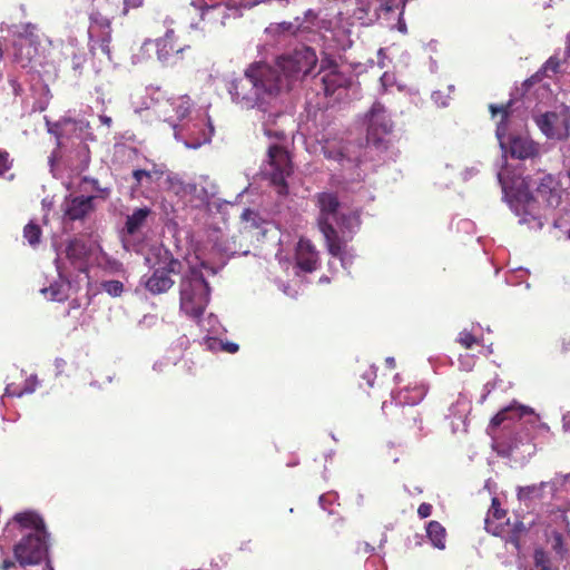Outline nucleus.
<instances>
[{"mask_svg":"<svg viewBox=\"0 0 570 570\" xmlns=\"http://www.w3.org/2000/svg\"><path fill=\"white\" fill-rule=\"evenodd\" d=\"M19 530L21 539L13 548L17 561L22 567L38 564L48 553V533L43 520L35 512L17 513L8 522L6 531Z\"/></svg>","mask_w":570,"mask_h":570,"instance_id":"4","label":"nucleus"},{"mask_svg":"<svg viewBox=\"0 0 570 570\" xmlns=\"http://www.w3.org/2000/svg\"><path fill=\"white\" fill-rule=\"evenodd\" d=\"M317 60L315 50L303 46L279 56L275 65L254 62L245 69L243 77L228 85V94L232 101L242 109H259L264 114V135L281 139L283 130L273 128L276 119L282 116L277 108L278 101L298 81L312 73Z\"/></svg>","mask_w":570,"mask_h":570,"instance_id":"1","label":"nucleus"},{"mask_svg":"<svg viewBox=\"0 0 570 570\" xmlns=\"http://www.w3.org/2000/svg\"><path fill=\"white\" fill-rule=\"evenodd\" d=\"M218 194L217 184L209 176L202 175L190 184V193L200 204H208Z\"/></svg>","mask_w":570,"mask_h":570,"instance_id":"22","label":"nucleus"},{"mask_svg":"<svg viewBox=\"0 0 570 570\" xmlns=\"http://www.w3.org/2000/svg\"><path fill=\"white\" fill-rule=\"evenodd\" d=\"M102 289L112 297L120 296L124 291V285L120 281L110 279L101 284Z\"/></svg>","mask_w":570,"mask_h":570,"instance_id":"45","label":"nucleus"},{"mask_svg":"<svg viewBox=\"0 0 570 570\" xmlns=\"http://www.w3.org/2000/svg\"><path fill=\"white\" fill-rule=\"evenodd\" d=\"M46 125H47L48 132H50L57 137L58 147L62 146L61 139L63 137H69V136L76 137V131H77L76 119L63 118L57 122H51L46 117Z\"/></svg>","mask_w":570,"mask_h":570,"instance_id":"25","label":"nucleus"},{"mask_svg":"<svg viewBox=\"0 0 570 570\" xmlns=\"http://www.w3.org/2000/svg\"><path fill=\"white\" fill-rule=\"evenodd\" d=\"M175 33L173 30H168L163 38L155 41L147 40L144 42L142 48L148 50L149 47L156 48L158 60L163 65H173L180 59V53L184 51V47H176L174 42Z\"/></svg>","mask_w":570,"mask_h":570,"instance_id":"16","label":"nucleus"},{"mask_svg":"<svg viewBox=\"0 0 570 570\" xmlns=\"http://www.w3.org/2000/svg\"><path fill=\"white\" fill-rule=\"evenodd\" d=\"M89 148L85 142H80L78 146V155H79V161L81 169H85L88 167L90 161V155H89Z\"/></svg>","mask_w":570,"mask_h":570,"instance_id":"49","label":"nucleus"},{"mask_svg":"<svg viewBox=\"0 0 570 570\" xmlns=\"http://www.w3.org/2000/svg\"><path fill=\"white\" fill-rule=\"evenodd\" d=\"M167 122L174 130L175 139L191 149H197L209 142L214 132L209 119L200 111H194L181 122H176L173 117L168 118Z\"/></svg>","mask_w":570,"mask_h":570,"instance_id":"6","label":"nucleus"},{"mask_svg":"<svg viewBox=\"0 0 570 570\" xmlns=\"http://www.w3.org/2000/svg\"><path fill=\"white\" fill-rule=\"evenodd\" d=\"M37 386V379L36 376H31L26 381L24 387L19 390L17 387H13L11 384H8L6 387L4 395L7 396H22L23 394H30L33 393Z\"/></svg>","mask_w":570,"mask_h":570,"instance_id":"37","label":"nucleus"},{"mask_svg":"<svg viewBox=\"0 0 570 570\" xmlns=\"http://www.w3.org/2000/svg\"><path fill=\"white\" fill-rule=\"evenodd\" d=\"M320 207L318 227L321 233L326 236L336 234L334 222H337L340 203L332 193H322L317 197Z\"/></svg>","mask_w":570,"mask_h":570,"instance_id":"14","label":"nucleus"},{"mask_svg":"<svg viewBox=\"0 0 570 570\" xmlns=\"http://www.w3.org/2000/svg\"><path fill=\"white\" fill-rule=\"evenodd\" d=\"M432 99L433 101L439 106V107H446L448 106V97H445L441 91H434L432 94Z\"/></svg>","mask_w":570,"mask_h":570,"instance_id":"53","label":"nucleus"},{"mask_svg":"<svg viewBox=\"0 0 570 570\" xmlns=\"http://www.w3.org/2000/svg\"><path fill=\"white\" fill-rule=\"evenodd\" d=\"M501 151L504 156L519 160L534 159L540 155V146L528 135H510L505 142L501 141Z\"/></svg>","mask_w":570,"mask_h":570,"instance_id":"13","label":"nucleus"},{"mask_svg":"<svg viewBox=\"0 0 570 570\" xmlns=\"http://www.w3.org/2000/svg\"><path fill=\"white\" fill-rule=\"evenodd\" d=\"M489 109H490V111H491V114H492V117H495V116H497V114L499 112V105H497V104H491V105L489 106Z\"/></svg>","mask_w":570,"mask_h":570,"instance_id":"62","label":"nucleus"},{"mask_svg":"<svg viewBox=\"0 0 570 570\" xmlns=\"http://www.w3.org/2000/svg\"><path fill=\"white\" fill-rule=\"evenodd\" d=\"M569 350H570V340L569 341L563 340L562 341V351L567 352Z\"/></svg>","mask_w":570,"mask_h":570,"instance_id":"64","label":"nucleus"},{"mask_svg":"<svg viewBox=\"0 0 570 570\" xmlns=\"http://www.w3.org/2000/svg\"><path fill=\"white\" fill-rule=\"evenodd\" d=\"M379 13L391 12L393 10V3L391 0H377Z\"/></svg>","mask_w":570,"mask_h":570,"instance_id":"55","label":"nucleus"},{"mask_svg":"<svg viewBox=\"0 0 570 570\" xmlns=\"http://www.w3.org/2000/svg\"><path fill=\"white\" fill-rule=\"evenodd\" d=\"M166 169L163 165L151 164L148 169H135L132 178L136 181V187L148 186L153 183L160 180L165 176Z\"/></svg>","mask_w":570,"mask_h":570,"instance_id":"26","label":"nucleus"},{"mask_svg":"<svg viewBox=\"0 0 570 570\" xmlns=\"http://www.w3.org/2000/svg\"><path fill=\"white\" fill-rule=\"evenodd\" d=\"M366 570H385V564L380 558H371L366 561Z\"/></svg>","mask_w":570,"mask_h":570,"instance_id":"51","label":"nucleus"},{"mask_svg":"<svg viewBox=\"0 0 570 570\" xmlns=\"http://www.w3.org/2000/svg\"><path fill=\"white\" fill-rule=\"evenodd\" d=\"M76 124H77L76 137L79 138L81 140V142L83 140L91 138L90 125L87 120L76 119Z\"/></svg>","mask_w":570,"mask_h":570,"instance_id":"47","label":"nucleus"},{"mask_svg":"<svg viewBox=\"0 0 570 570\" xmlns=\"http://www.w3.org/2000/svg\"><path fill=\"white\" fill-rule=\"evenodd\" d=\"M550 544L556 554L563 559L566 552L568 551L563 537L560 533H553L550 538Z\"/></svg>","mask_w":570,"mask_h":570,"instance_id":"41","label":"nucleus"},{"mask_svg":"<svg viewBox=\"0 0 570 570\" xmlns=\"http://www.w3.org/2000/svg\"><path fill=\"white\" fill-rule=\"evenodd\" d=\"M428 538L438 549L445 548V529L438 521H430L426 527Z\"/></svg>","mask_w":570,"mask_h":570,"instance_id":"33","label":"nucleus"},{"mask_svg":"<svg viewBox=\"0 0 570 570\" xmlns=\"http://www.w3.org/2000/svg\"><path fill=\"white\" fill-rule=\"evenodd\" d=\"M99 120L101 124L106 125L107 127H109L112 121L110 117L105 116V115L99 116Z\"/></svg>","mask_w":570,"mask_h":570,"instance_id":"61","label":"nucleus"},{"mask_svg":"<svg viewBox=\"0 0 570 570\" xmlns=\"http://www.w3.org/2000/svg\"><path fill=\"white\" fill-rule=\"evenodd\" d=\"M535 428L549 430L546 423L540 422L533 409L518 402L501 407V456L524 464L534 451L531 430Z\"/></svg>","mask_w":570,"mask_h":570,"instance_id":"3","label":"nucleus"},{"mask_svg":"<svg viewBox=\"0 0 570 570\" xmlns=\"http://www.w3.org/2000/svg\"><path fill=\"white\" fill-rule=\"evenodd\" d=\"M196 320L199 326L209 334L216 335L220 333L222 326L219 324L218 318L215 315L209 314L206 318H200L199 316Z\"/></svg>","mask_w":570,"mask_h":570,"instance_id":"38","label":"nucleus"},{"mask_svg":"<svg viewBox=\"0 0 570 570\" xmlns=\"http://www.w3.org/2000/svg\"><path fill=\"white\" fill-rule=\"evenodd\" d=\"M354 14L364 23H373L380 18L377 0H357Z\"/></svg>","mask_w":570,"mask_h":570,"instance_id":"28","label":"nucleus"},{"mask_svg":"<svg viewBox=\"0 0 570 570\" xmlns=\"http://www.w3.org/2000/svg\"><path fill=\"white\" fill-rule=\"evenodd\" d=\"M533 561L534 566L532 570H558V568L552 564L548 553L542 549L534 551Z\"/></svg>","mask_w":570,"mask_h":570,"instance_id":"36","label":"nucleus"},{"mask_svg":"<svg viewBox=\"0 0 570 570\" xmlns=\"http://www.w3.org/2000/svg\"><path fill=\"white\" fill-rule=\"evenodd\" d=\"M458 342L465 348H471L476 343V338L472 333L463 330L459 333Z\"/></svg>","mask_w":570,"mask_h":570,"instance_id":"48","label":"nucleus"},{"mask_svg":"<svg viewBox=\"0 0 570 570\" xmlns=\"http://www.w3.org/2000/svg\"><path fill=\"white\" fill-rule=\"evenodd\" d=\"M207 344L210 350H222V351H225L228 353H236L238 351V345L236 343H232V342L224 343L214 337H208Z\"/></svg>","mask_w":570,"mask_h":570,"instance_id":"42","label":"nucleus"},{"mask_svg":"<svg viewBox=\"0 0 570 570\" xmlns=\"http://www.w3.org/2000/svg\"><path fill=\"white\" fill-rule=\"evenodd\" d=\"M110 14L94 8L90 12V28L89 35L91 38L90 50L96 56L99 52L106 56L111 61L110 42H111V28Z\"/></svg>","mask_w":570,"mask_h":570,"instance_id":"9","label":"nucleus"},{"mask_svg":"<svg viewBox=\"0 0 570 570\" xmlns=\"http://www.w3.org/2000/svg\"><path fill=\"white\" fill-rule=\"evenodd\" d=\"M476 173H478V170L475 169V167L468 168L462 174L463 175V179L468 180L472 175H474Z\"/></svg>","mask_w":570,"mask_h":570,"instance_id":"60","label":"nucleus"},{"mask_svg":"<svg viewBox=\"0 0 570 570\" xmlns=\"http://www.w3.org/2000/svg\"><path fill=\"white\" fill-rule=\"evenodd\" d=\"M453 415H458L460 419L464 417L470 411V403L465 396L460 395L455 404L450 407Z\"/></svg>","mask_w":570,"mask_h":570,"instance_id":"44","label":"nucleus"},{"mask_svg":"<svg viewBox=\"0 0 570 570\" xmlns=\"http://www.w3.org/2000/svg\"><path fill=\"white\" fill-rule=\"evenodd\" d=\"M209 298L210 288L203 272L196 266H189L179 283L180 311L190 318H198L208 305Z\"/></svg>","mask_w":570,"mask_h":570,"instance_id":"5","label":"nucleus"},{"mask_svg":"<svg viewBox=\"0 0 570 570\" xmlns=\"http://www.w3.org/2000/svg\"><path fill=\"white\" fill-rule=\"evenodd\" d=\"M324 238L326 240L330 254L334 257H337L341 261L343 268L347 269L352 265L354 255L346 247V245L341 242L337 233Z\"/></svg>","mask_w":570,"mask_h":570,"instance_id":"24","label":"nucleus"},{"mask_svg":"<svg viewBox=\"0 0 570 570\" xmlns=\"http://www.w3.org/2000/svg\"><path fill=\"white\" fill-rule=\"evenodd\" d=\"M164 188L178 197H186L190 193V184L185 183L178 174L169 170L165 173Z\"/></svg>","mask_w":570,"mask_h":570,"instance_id":"30","label":"nucleus"},{"mask_svg":"<svg viewBox=\"0 0 570 570\" xmlns=\"http://www.w3.org/2000/svg\"><path fill=\"white\" fill-rule=\"evenodd\" d=\"M432 513V505L429 504V503H421L419 509H417V514L420 515L421 519H425L428 517H430Z\"/></svg>","mask_w":570,"mask_h":570,"instance_id":"54","label":"nucleus"},{"mask_svg":"<svg viewBox=\"0 0 570 570\" xmlns=\"http://www.w3.org/2000/svg\"><path fill=\"white\" fill-rule=\"evenodd\" d=\"M23 31L14 40L13 58L21 67H28L39 55V39L36 35V26L27 23Z\"/></svg>","mask_w":570,"mask_h":570,"instance_id":"12","label":"nucleus"},{"mask_svg":"<svg viewBox=\"0 0 570 570\" xmlns=\"http://www.w3.org/2000/svg\"><path fill=\"white\" fill-rule=\"evenodd\" d=\"M83 183L92 185V189L99 191L100 195L67 197L63 203L65 215L71 220L82 219L85 216H87L89 213L94 210V200L97 197L105 199L109 194V190L107 188H100L98 186V181L96 179L83 178Z\"/></svg>","mask_w":570,"mask_h":570,"instance_id":"11","label":"nucleus"},{"mask_svg":"<svg viewBox=\"0 0 570 570\" xmlns=\"http://www.w3.org/2000/svg\"><path fill=\"white\" fill-rule=\"evenodd\" d=\"M65 253L72 265H80L87 254V248L81 240L73 239L68 243Z\"/></svg>","mask_w":570,"mask_h":570,"instance_id":"32","label":"nucleus"},{"mask_svg":"<svg viewBox=\"0 0 570 570\" xmlns=\"http://www.w3.org/2000/svg\"><path fill=\"white\" fill-rule=\"evenodd\" d=\"M360 225V217L356 213H351L348 215H340L337 217V222H334V227L338 233H342L343 235L347 233H354L355 229Z\"/></svg>","mask_w":570,"mask_h":570,"instance_id":"34","label":"nucleus"},{"mask_svg":"<svg viewBox=\"0 0 570 570\" xmlns=\"http://www.w3.org/2000/svg\"><path fill=\"white\" fill-rule=\"evenodd\" d=\"M562 429L566 432H570V412L562 415Z\"/></svg>","mask_w":570,"mask_h":570,"instance_id":"58","label":"nucleus"},{"mask_svg":"<svg viewBox=\"0 0 570 570\" xmlns=\"http://www.w3.org/2000/svg\"><path fill=\"white\" fill-rule=\"evenodd\" d=\"M40 235V227L33 223H29L23 229V236L31 246L39 244Z\"/></svg>","mask_w":570,"mask_h":570,"instance_id":"40","label":"nucleus"},{"mask_svg":"<svg viewBox=\"0 0 570 570\" xmlns=\"http://www.w3.org/2000/svg\"><path fill=\"white\" fill-rule=\"evenodd\" d=\"M165 106L167 107L165 110V121L173 117L176 122H181L194 112L190 99L187 96L171 98L166 101Z\"/></svg>","mask_w":570,"mask_h":570,"instance_id":"23","label":"nucleus"},{"mask_svg":"<svg viewBox=\"0 0 570 570\" xmlns=\"http://www.w3.org/2000/svg\"><path fill=\"white\" fill-rule=\"evenodd\" d=\"M324 154L327 158H332L336 161H338L343 169H350L353 167L354 161L357 159V157L352 158L350 156V147L348 146H340L335 147L330 144L324 146Z\"/></svg>","mask_w":570,"mask_h":570,"instance_id":"31","label":"nucleus"},{"mask_svg":"<svg viewBox=\"0 0 570 570\" xmlns=\"http://www.w3.org/2000/svg\"><path fill=\"white\" fill-rule=\"evenodd\" d=\"M497 483L492 478H488L484 483V490L491 495V508L484 519V529L494 537L499 535V498L495 494Z\"/></svg>","mask_w":570,"mask_h":570,"instance_id":"21","label":"nucleus"},{"mask_svg":"<svg viewBox=\"0 0 570 570\" xmlns=\"http://www.w3.org/2000/svg\"><path fill=\"white\" fill-rule=\"evenodd\" d=\"M391 76H389L387 73H384L382 77H381V82L383 86H386L387 82L391 80Z\"/></svg>","mask_w":570,"mask_h":570,"instance_id":"63","label":"nucleus"},{"mask_svg":"<svg viewBox=\"0 0 570 570\" xmlns=\"http://www.w3.org/2000/svg\"><path fill=\"white\" fill-rule=\"evenodd\" d=\"M298 30V23L283 21L269 24L265 31L271 36H294Z\"/></svg>","mask_w":570,"mask_h":570,"instance_id":"35","label":"nucleus"},{"mask_svg":"<svg viewBox=\"0 0 570 570\" xmlns=\"http://www.w3.org/2000/svg\"><path fill=\"white\" fill-rule=\"evenodd\" d=\"M9 169L8 153L0 150V176Z\"/></svg>","mask_w":570,"mask_h":570,"instance_id":"56","label":"nucleus"},{"mask_svg":"<svg viewBox=\"0 0 570 570\" xmlns=\"http://www.w3.org/2000/svg\"><path fill=\"white\" fill-rule=\"evenodd\" d=\"M155 256L157 265L150 274H145L140 278V285L149 293L157 295L166 293L174 285L171 274H179L183 269L180 261L173 257L170 252L165 248H156Z\"/></svg>","mask_w":570,"mask_h":570,"instance_id":"7","label":"nucleus"},{"mask_svg":"<svg viewBox=\"0 0 570 570\" xmlns=\"http://www.w3.org/2000/svg\"><path fill=\"white\" fill-rule=\"evenodd\" d=\"M121 0H92L94 8L104 11L107 14H115L118 11L120 12Z\"/></svg>","mask_w":570,"mask_h":570,"instance_id":"39","label":"nucleus"},{"mask_svg":"<svg viewBox=\"0 0 570 570\" xmlns=\"http://www.w3.org/2000/svg\"><path fill=\"white\" fill-rule=\"evenodd\" d=\"M363 377L367 381V384L370 386H373V383H374V379L376 377V373L374 370L370 371V372H366Z\"/></svg>","mask_w":570,"mask_h":570,"instance_id":"59","label":"nucleus"},{"mask_svg":"<svg viewBox=\"0 0 570 570\" xmlns=\"http://www.w3.org/2000/svg\"><path fill=\"white\" fill-rule=\"evenodd\" d=\"M142 3V0H121L120 6V14L126 16L129 11V9H135L140 7Z\"/></svg>","mask_w":570,"mask_h":570,"instance_id":"50","label":"nucleus"},{"mask_svg":"<svg viewBox=\"0 0 570 570\" xmlns=\"http://www.w3.org/2000/svg\"><path fill=\"white\" fill-rule=\"evenodd\" d=\"M533 120L548 139L563 140L569 137L570 110L567 107L537 112L533 115Z\"/></svg>","mask_w":570,"mask_h":570,"instance_id":"8","label":"nucleus"},{"mask_svg":"<svg viewBox=\"0 0 570 570\" xmlns=\"http://www.w3.org/2000/svg\"><path fill=\"white\" fill-rule=\"evenodd\" d=\"M320 72L323 73L321 80L327 96L333 95L336 89L344 87L348 81L347 77L338 71L335 61L331 58L321 60Z\"/></svg>","mask_w":570,"mask_h":570,"instance_id":"17","label":"nucleus"},{"mask_svg":"<svg viewBox=\"0 0 570 570\" xmlns=\"http://www.w3.org/2000/svg\"><path fill=\"white\" fill-rule=\"evenodd\" d=\"M554 482H540L539 484H531L517 488V498L520 503L525 507H531L542 501L546 498L547 491L554 492Z\"/></svg>","mask_w":570,"mask_h":570,"instance_id":"19","label":"nucleus"},{"mask_svg":"<svg viewBox=\"0 0 570 570\" xmlns=\"http://www.w3.org/2000/svg\"><path fill=\"white\" fill-rule=\"evenodd\" d=\"M55 263L58 273V279L52 281L49 286L41 288L40 292L50 301L63 302L69 296L71 285L63 274L65 268L61 263L60 254H58Z\"/></svg>","mask_w":570,"mask_h":570,"instance_id":"18","label":"nucleus"},{"mask_svg":"<svg viewBox=\"0 0 570 570\" xmlns=\"http://www.w3.org/2000/svg\"><path fill=\"white\" fill-rule=\"evenodd\" d=\"M501 190L510 209L520 217L519 222L531 229H541L549 213L561 202L559 184L552 175L541 177L532 195L521 175L503 177L501 173Z\"/></svg>","mask_w":570,"mask_h":570,"instance_id":"2","label":"nucleus"},{"mask_svg":"<svg viewBox=\"0 0 570 570\" xmlns=\"http://www.w3.org/2000/svg\"><path fill=\"white\" fill-rule=\"evenodd\" d=\"M497 387V382L495 381H491V382H488L484 386H483V392L480 396V403H483L485 401V399L488 397V395L493 392Z\"/></svg>","mask_w":570,"mask_h":570,"instance_id":"52","label":"nucleus"},{"mask_svg":"<svg viewBox=\"0 0 570 570\" xmlns=\"http://www.w3.org/2000/svg\"><path fill=\"white\" fill-rule=\"evenodd\" d=\"M291 160L287 151L278 145L268 147V161L264 168L266 175L271 176L272 183L279 187V194H286L285 178L291 174Z\"/></svg>","mask_w":570,"mask_h":570,"instance_id":"10","label":"nucleus"},{"mask_svg":"<svg viewBox=\"0 0 570 570\" xmlns=\"http://www.w3.org/2000/svg\"><path fill=\"white\" fill-rule=\"evenodd\" d=\"M70 49H71L70 50L71 67H72V70L75 71V73L77 76H79L82 72V67L86 61V55H85V52L76 51V49L73 48L72 45L70 46Z\"/></svg>","mask_w":570,"mask_h":570,"instance_id":"43","label":"nucleus"},{"mask_svg":"<svg viewBox=\"0 0 570 570\" xmlns=\"http://www.w3.org/2000/svg\"><path fill=\"white\" fill-rule=\"evenodd\" d=\"M498 428H499V412H498V413H495V414L492 416V419H491V421H490V424H489V426H488V430H487V432H488L489 436H490V438H491V440H492L491 446H492V450H493L494 452H497V451H498V442H497V430H498Z\"/></svg>","mask_w":570,"mask_h":570,"instance_id":"46","label":"nucleus"},{"mask_svg":"<svg viewBox=\"0 0 570 570\" xmlns=\"http://www.w3.org/2000/svg\"><path fill=\"white\" fill-rule=\"evenodd\" d=\"M297 267L306 273L315 271L318 266V253L308 239L301 238L296 246Z\"/></svg>","mask_w":570,"mask_h":570,"instance_id":"20","label":"nucleus"},{"mask_svg":"<svg viewBox=\"0 0 570 570\" xmlns=\"http://www.w3.org/2000/svg\"><path fill=\"white\" fill-rule=\"evenodd\" d=\"M336 494L335 493H326V494H322L320 497V505L326 510V503H330L332 502L334 499H335Z\"/></svg>","mask_w":570,"mask_h":570,"instance_id":"57","label":"nucleus"},{"mask_svg":"<svg viewBox=\"0 0 570 570\" xmlns=\"http://www.w3.org/2000/svg\"><path fill=\"white\" fill-rule=\"evenodd\" d=\"M393 122L384 106L380 102L373 104L367 114V141L380 142L385 135L391 132Z\"/></svg>","mask_w":570,"mask_h":570,"instance_id":"15","label":"nucleus"},{"mask_svg":"<svg viewBox=\"0 0 570 570\" xmlns=\"http://www.w3.org/2000/svg\"><path fill=\"white\" fill-rule=\"evenodd\" d=\"M151 215V209L147 206L136 208L127 216L125 229L127 234L134 235L138 233L147 223L148 217Z\"/></svg>","mask_w":570,"mask_h":570,"instance_id":"29","label":"nucleus"},{"mask_svg":"<svg viewBox=\"0 0 570 570\" xmlns=\"http://www.w3.org/2000/svg\"><path fill=\"white\" fill-rule=\"evenodd\" d=\"M560 69V61L556 57H550L546 63L538 70L533 76L529 79L524 80L522 83V92L521 96H524L529 92L530 88L541 81L543 77H549L550 73H557Z\"/></svg>","mask_w":570,"mask_h":570,"instance_id":"27","label":"nucleus"}]
</instances>
